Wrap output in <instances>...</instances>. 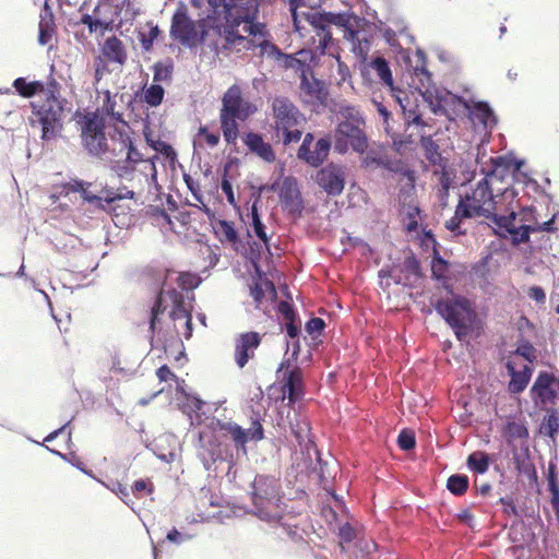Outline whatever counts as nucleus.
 I'll use <instances>...</instances> for the list:
<instances>
[{
    "instance_id": "obj_1",
    "label": "nucleus",
    "mask_w": 559,
    "mask_h": 559,
    "mask_svg": "<svg viewBox=\"0 0 559 559\" xmlns=\"http://www.w3.org/2000/svg\"><path fill=\"white\" fill-rule=\"evenodd\" d=\"M519 190L515 187H506L501 193V200H510V207L508 214H496L491 212L490 207H485L481 204L472 201L469 194L464 198L461 197L455 211L457 216L465 218L486 217L491 218L492 222L502 230L501 236H510L512 245H520L524 242V205L521 199L518 198Z\"/></svg>"
},
{
    "instance_id": "obj_2",
    "label": "nucleus",
    "mask_w": 559,
    "mask_h": 559,
    "mask_svg": "<svg viewBox=\"0 0 559 559\" xmlns=\"http://www.w3.org/2000/svg\"><path fill=\"white\" fill-rule=\"evenodd\" d=\"M261 0H221V37L226 45H240L247 37L240 35L238 27L245 23L243 31L252 37L262 39L270 36L266 25L258 22Z\"/></svg>"
},
{
    "instance_id": "obj_3",
    "label": "nucleus",
    "mask_w": 559,
    "mask_h": 559,
    "mask_svg": "<svg viewBox=\"0 0 559 559\" xmlns=\"http://www.w3.org/2000/svg\"><path fill=\"white\" fill-rule=\"evenodd\" d=\"M209 13L194 21L190 17L188 7L180 1L173 14L169 35L182 46L194 48L203 45L206 37L213 35L221 37V0H206Z\"/></svg>"
},
{
    "instance_id": "obj_4",
    "label": "nucleus",
    "mask_w": 559,
    "mask_h": 559,
    "mask_svg": "<svg viewBox=\"0 0 559 559\" xmlns=\"http://www.w3.org/2000/svg\"><path fill=\"white\" fill-rule=\"evenodd\" d=\"M302 15L319 37L318 48L321 52H324L332 43L331 27L335 26L343 32L344 38L352 43L353 50L357 55L365 56L368 53L370 41L361 37V32L354 26V23L358 24L361 19L349 10L344 12L320 10L306 12Z\"/></svg>"
},
{
    "instance_id": "obj_5",
    "label": "nucleus",
    "mask_w": 559,
    "mask_h": 559,
    "mask_svg": "<svg viewBox=\"0 0 559 559\" xmlns=\"http://www.w3.org/2000/svg\"><path fill=\"white\" fill-rule=\"evenodd\" d=\"M490 160L491 166L487 170L483 169L485 177L477 183L476 188L469 194V198L472 201L485 207H490L491 212L496 210L497 206H504L506 214H508L510 200L503 202L501 194L493 195L491 185L493 180L503 181L508 177L519 185L522 183L520 177L524 176V174L521 173L524 160L516 159L512 155L497 156L490 158Z\"/></svg>"
},
{
    "instance_id": "obj_6",
    "label": "nucleus",
    "mask_w": 559,
    "mask_h": 559,
    "mask_svg": "<svg viewBox=\"0 0 559 559\" xmlns=\"http://www.w3.org/2000/svg\"><path fill=\"white\" fill-rule=\"evenodd\" d=\"M175 275L174 272L166 274V281L163 283L160 290L156 297L154 306L151 309L150 317V332H151V344L154 346V336L162 334V329L158 328L159 317L170 307L169 317L174 322V328L178 332V324L182 322L185 326L183 336L189 340L192 336V317L190 310L187 307L185 296L178 289L170 287L167 281Z\"/></svg>"
},
{
    "instance_id": "obj_7",
    "label": "nucleus",
    "mask_w": 559,
    "mask_h": 559,
    "mask_svg": "<svg viewBox=\"0 0 559 559\" xmlns=\"http://www.w3.org/2000/svg\"><path fill=\"white\" fill-rule=\"evenodd\" d=\"M251 513L261 521L289 526L284 523L286 503L283 501L282 486L277 478L269 475H257L251 484Z\"/></svg>"
},
{
    "instance_id": "obj_8",
    "label": "nucleus",
    "mask_w": 559,
    "mask_h": 559,
    "mask_svg": "<svg viewBox=\"0 0 559 559\" xmlns=\"http://www.w3.org/2000/svg\"><path fill=\"white\" fill-rule=\"evenodd\" d=\"M130 126L114 127L110 143L107 145L106 159L110 170L122 180H131L136 166L143 162V154L138 150Z\"/></svg>"
},
{
    "instance_id": "obj_9",
    "label": "nucleus",
    "mask_w": 559,
    "mask_h": 559,
    "mask_svg": "<svg viewBox=\"0 0 559 559\" xmlns=\"http://www.w3.org/2000/svg\"><path fill=\"white\" fill-rule=\"evenodd\" d=\"M436 312L452 328L459 341H465L473 331L476 312L469 300L456 296L452 300L437 299L432 302Z\"/></svg>"
},
{
    "instance_id": "obj_10",
    "label": "nucleus",
    "mask_w": 559,
    "mask_h": 559,
    "mask_svg": "<svg viewBox=\"0 0 559 559\" xmlns=\"http://www.w3.org/2000/svg\"><path fill=\"white\" fill-rule=\"evenodd\" d=\"M31 106L35 117L32 124L40 126L41 140L50 141L59 136L63 128V100L49 91L45 93V99L33 102Z\"/></svg>"
},
{
    "instance_id": "obj_11",
    "label": "nucleus",
    "mask_w": 559,
    "mask_h": 559,
    "mask_svg": "<svg viewBox=\"0 0 559 559\" xmlns=\"http://www.w3.org/2000/svg\"><path fill=\"white\" fill-rule=\"evenodd\" d=\"M365 124L360 114L350 108L346 120L340 122L335 129L334 148L340 154H345L349 148L362 154L368 148V139L361 126Z\"/></svg>"
},
{
    "instance_id": "obj_12",
    "label": "nucleus",
    "mask_w": 559,
    "mask_h": 559,
    "mask_svg": "<svg viewBox=\"0 0 559 559\" xmlns=\"http://www.w3.org/2000/svg\"><path fill=\"white\" fill-rule=\"evenodd\" d=\"M515 414L506 416L502 437L507 442V467L521 474L524 468V415L520 408Z\"/></svg>"
},
{
    "instance_id": "obj_13",
    "label": "nucleus",
    "mask_w": 559,
    "mask_h": 559,
    "mask_svg": "<svg viewBox=\"0 0 559 559\" xmlns=\"http://www.w3.org/2000/svg\"><path fill=\"white\" fill-rule=\"evenodd\" d=\"M83 145L95 157L103 158L106 154L108 140L105 134V119L97 114L84 117L82 127Z\"/></svg>"
},
{
    "instance_id": "obj_14",
    "label": "nucleus",
    "mask_w": 559,
    "mask_h": 559,
    "mask_svg": "<svg viewBox=\"0 0 559 559\" xmlns=\"http://www.w3.org/2000/svg\"><path fill=\"white\" fill-rule=\"evenodd\" d=\"M558 386L559 381L555 373L540 371L530 390L535 407L548 409L554 406L558 399Z\"/></svg>"
},
{
    "instance_id": "obj_15",
    "label": "nucleus",
    "mask_w": 559,
    "mask_h": 559,
    "mask_svg": "<svg viewBox=\"0 0 559 559\" xmlns=\"http://www.w3.org/2000/svg\"><path fill=\"white\" fill-rule=\"evenodd\" d=\"M278 198L282 211L293 221L301 218L305 202L298 186V180L294 176L284 177L278 190Z\"/></svg>"
},
{
    "instance_id": "obj_16",
    "label": "nucleus",
    "mask_w": 559,
    "mask_h": 559,
    "mask_svg": "<svg viewBox=\"0 0 559 559\" xmlns=\"http://www.w3.org/2000/svg\"><path fill=\"white\" fill-rule=\"evenodd\" d=\"M251 419V427L248 429L233 421L218 423L221 429L225 430L230 436L237 451L241 452L243 455H247V442H258L264 439V429L261 424L260 415L255 414Z\"/></svg>"
},
{
    "instance_id": "obj_17",
    "label": "nucleus",
    "mask_w": 559,
    "mask_h": 559,
    "mask_svg": "<svg viewBox=\"0 0 559 559\" xmlns=\"http://www.w3.org/2000/svg\"><path fill=\"white\" fill-rule=\"evenodd\" d=\"M424 97L435 115H443L450 120H454L460 111L469 108V103L465 98L449 91L437 92L435 96L427 91Z\"/></svg>"
},
{
    "instance_id": "obj_18",
    "label": "nucleus",
    "mask_w": 559,
    "mask_h": 559,
    "mask_svg": "<svg viewBox=\"0 0 559 559\" xmlns=\"http://www.w3.org/2000/svg\"><path fill=\"white\" fill-rule=\"evenodd\" d=\"M255 107L243 100L241 88L234 84L223 95L221 115L238 117V120H247L254 111Z\"/></svg>"
},
{
    "instance_id": "obj_19",
    "label": "nucleus",
    "mask_w": 559,
    "mask_h": 559,
    "mask_svg": "<svg viewBox=\"0 0 559 559\" xmlns=\"http://www.w3.org/2000/svg\"><path fill=\"white\" fill-rule=\"evenodd\" d=\"M316 182L329 195H341L345 187V168L330 163L316 175Z\"/></svg>"
},
{
    "instance_id": "obj_20",
    "label": "nucleus",
    "mask_w": 559,
    "mask_h": 559,
    "mask_svg": "<svg viewBox=\"0 0 559 559\" xmlns=\"http://www.w3.org/2000/svg\"><path fill=\"white\" fill-rule=\"evenodd\" d=\"M198 456L206 471H210L215 462L223 460L222 443L213 431L199 432Z\"/></svg>"
},
{
    "instance_id": "obj_21",
    "label": "nucleus",
    "mask_w": 559,
    "mask_h": 559,
    "mask_svg": "<svg viewBox=\"0 0 559 559\" xmlns=\"http://www.w3.org/2000/svg\"><path fill=\"white\" fill-rule=\"evenodd\" d=\"M272 110L277 131H280V129L294 128L299 124L300 111L287 97H275L272 103Z\"/></svg>"
},
{
    "instance_id": "obj_22",
    "label": "nucleus",
    "mask_w": 559,
    "mask_h": 559,
    "mask_svg": "<svg viewBox=\"0 0 559 559\" xmlns=\"http://www.w3.org/2000/svg\"><path fill=\"white\" fill-rule=\"evenodd\" d=\"M261 341V335L254 331L240 333L235 338L234 356L239 368H243L254 356V352L260 346Z\"/></svg>"
},
{
    "instance_id": "obj_23",
    "label": "nucleus",
    "mask_w": 559,
    "mask_h": 559,
    "mask_svg": "<svg viewBox=\"0 0 559 559\" xmlns=\"http://www.w3.org/2000/svg\"><path fill=\"white\" fill-rule=\"evenodd\" d=\"M469 114V119L476 126H481L483 130L489 131L497 124V117L487 102H475L465 109Z\"/></svg>"
},
{
    "instance_id": "obj_24",
    "label": "nucleus",
    "mask_w": 559,
    "mask_h": 559,
    "mask_svg": "<svg viewBox=\"0 0 559 559\" xmlns=\"http://www.w3.org/2000/svg\"><path fill=\"white\" fill-rule=\"evenodd\" d=\"M283 392L287 394L289 403H295L304 395V380L299 367L283 373Z\"/></svg>"
},
{
    "instance_id": "obj_25",
    "label": "nucleus",
    "mask_w": 559,
    "mask_h": 559,
    "mask_svg": "<svg viewBox=\"0 0 559 559\" xmlns=\"http://www.w3.org/2000/svg\"><path fill=\"white\" fill-rule=\"evenodd\" d=\"M243 143L250 152L267 163H273L276 158L272 145L265 142L261 134L248 132L243 136Z\"/></svg>"
},
{
    "instance_id": "obj_26",
    "label": "nucleus",
    "mask_w": 559,
    "mask_h": 559,
    "mask_svg": "<svg viewBox=\"0 0 559 559\" xmlns=\"http://www.w3.org/2000/svg\"><path fill=\"white\" fill-rule=\"evenodd\" d=\"M532 221L531 224H526V242L530 240V234L535 231H548L555 233L557 227L555 226V215L550 218L542 221L539 219L537 205H526V222Z\"/></svg>"
},
{
    "instance_id": "obj_27",
    "label": "nucleus",
    "mask_w": 559,
    "mask_h": 559,
    "mask_svg": "<svg viewBox=\"0 0 559 559\" xmlns=\"http://www.w3.org/2000/svg\"><path fill=\"white\" fill-rule=\"evenodd\" d=\"M300 90L305 95L320 103L325 102L328 97V91L324 86V82L314 78L312 73L310 78L307 75L306 72L301 73Z\"/></svg>"
},
{
    "instance_id": "obj_28",
    "label": "nucleus",
    "mask_w": 559,
    "mask_h": 559,
    "mask_svg": "<svg viewBox=\"0 0 559 559\" xmlns=\"http://www.w3.org/2000/svg\"><path fill=\"white\" fill-rule=\"evenodd\" d=\"M331 146L332 142L330 138H320L314 143L313 150L308 151V154L304 156L300 160L305 162L306 164L313 168H318L328 159Z\"/></svg>"
},
{
    "instance_id": "obj_29",
    "label": "nucleus",
    "mask_w": 559,
    "mask_h": 559,
    "mask_svg": "<svg viewBox=\"0 0 559 559\" xmlns=\"http://www.w3.org/2000/svg\"><path fill=\"white\" fill-rule=\"evenodd\" d=\"M102 53L109 62L122 66L127 61V52L123 43L115 35L106 38L102 46Z\"/></svg>"
},
{
    "instance_id": "obj_30",
    "label": "nucleus",
    "mask_w": 559,
    "mask_h": 559,
    "mask_svg": "<svg viewBox=\"0 0 559 559\" xmlns=\"http://www.w3.org/2000/svg\"><path fill=\"white\" fill-rule=\"evenodd\" d=\"M265 189V186H261L257 193L252 195L253 202L250 207V218H251V227L253 229L254 235L266 246L269 247V237L265 231V225L261 219V215L259 213L258 204L261 200V191Z\"/></svg>"
},
{
    "instance_id": "obj_31",
    "label": "nucleus",
    "mask_w": 559,
    "mask_h": 559,
    "mask_svg": "<svg viewBox=\"0 0 559 559\" xmlns=\"http://www.w3.org/2000/svg\"><path fill=\"white\" fill-rule=\"evenodd\" d=\"M509 538L513 543L508 551L511 552L515 559H521L524 552V521H513L509 528Z\"/></svg>"
},
{
    "instance_id": "obj_32",
    "label": "nucleus",
    "mask_w": 559,
    "mask_h": 559,
    "mask_svg": "<svg viewBox=\"0 0 559 559\" xmlns=\"http://www.w3.org/2000/svg\"><path fill=\"white\" fill-rule=\"evenodd\" d=\"M547 414L543 417L539 425V433L556 440L559 433V412L556 408L546 409Z\"/></svg>"
},
{
    "instance_id": "obj_33",
    "label": "nucleus",
    "mask_w": 559,
    "mask_h": 559,
    "mask_svg": "<svg viewBox=\"0 0 559 559\" xmlns=\"http://www.w3.org/2000/svg\"><path fill=\"white\" fill-rule=\"evenodd\" d=\"M420 146L424 150L426 159L435 166H443L447 163L445 158L442 157L439 145L431 136H421Z\"/></svg>"
},
{
    "instance_id": "obj_34",
    "label": "nucleus",
    "mask_w": 559,
    "mask_h": 559,
    "mask_svg": "<svg viewBox=\"0 0 559 559\" xmlns=\"http://www.w3.org/2000/svg\"><path fill=\"white\" fill-rule=\"evenodd\" d=\"M504 367L511 378L508 385L510 393L516 394L524 391V368L518 370L510 359L504 362Z\"/></svg>"
},
{
    "instance_id": "obj_35",
    "label": "nucleus",
    "mask_w": 559,
    "mask_h": 559,
    "mask_svg": "<svg viewBox=\"0 0 559 559\" xmlns=\"http://www.w3.org/2000/svg\"><path fill=\"white\" fill-rule=\"evenodd\" d=\"M221 120V128L223 131V135L225 141L228 144L236 143V140L239 135V128H238V117H231L228 115H219Z\"/></svg>"
},
{
    "instance_id": "obj_36",
    "label": "nucleus",
    "mask_w": 559,
    "mask_h": 559,
    "mask_svg": "<svg viewBox=\"0 0 559 559\" xmlns=\"http://www.w3.org/2000/svg\"><path fill=\"white\" fill-rule=\"evenodd\" d=\"M116 97H117V94L112 96L109 91H106L105 99H104L103 106L100 108V112H102V115L109 116L117 122H120L122 124V127L129 126L128 122L123 119L122 112L116 111V109H115L116 105H117Z\"/></svg>"
},
{
    "instance_id": "obj_37",
    "label": "nucleus",
    "mask_w": 559,
    "mask_h": 559,
    "mask_svg": "<svg viewBox=\"0 0 559 559\" xmlns=\"http://www.w3.org/2000/svg\"><path fill=\"white\" fill-rule=\"evenodd\" d=\"M257 47L260 49V55L262 57H267L271 59H289L290 61H297L293 56L284 53L276 45L271 43V40L266 37L257 44Z\"/></svg>"
},
{
    "instance_id": "obj_38",
    "label": "nucleus",
    "mask_w": 559,
    "mask_h": 559,
    "mask_svg": "<svg viewBox=\"0 0 559 559\" xmlns=\"http://www.w3.org/2000/svg\"><path fill=\"white\" fill-rule=\"evenodd\" d=\"M467 467L477 474H484L489 468V455L485 452L476 451L468 455Z\"/></svg>"
},
{
    "instance_id": "obj_39",
    "label": "nucleus",
    "mask_w": 559,
    "mask_h": 559,
    "mask_svg": "<svg viewBox=\"0 0 559 559\" xmlns=\"http://www.w3.org/2000/svg\"><path fill=\"white\" fill-rule=\"evenodd\" d=\"M13 87L23 97H33L43 88V84L38 81L27 82L25 78H17L13 82Z\"/></svg>"
},
{
    "instance_id": "obj_40",
    "label": "nucleus",
    "mask_w": 559,
    "mask_h": 559,
    "mask_svg": "<svg viewBox=\"0 0 559 559\" xmlns=\"http://www.w3.org/2000/svg\"><path fill=\"white\" fill-rule=\"evenodd\" d=\"M449 270V262L443 259L437 248L433 250V257L431 260V276L433 280L443 281L447 278V272Z\"/></svg>"
},
{
    "instance_id": "obj_41",
    "label": "nucleus",
    "mask_w": 559,
    "mask_h": 559,
    "mask_svg": "<svg viewBox=\"0 0 559 559\" xmlns=\"http://www.w3.org/2000/svg\"><path fill=\"white\" fill-rule=\"evenodd\" d=\"M371 68L377 72L380 80L389 85H393L392 72L389 62L383 57H377L371 61Z\"/></svg>"
},
{
    "instance_id": "obj_42",
    "label": "nucleus",
    "mask_w": 559,
    "mask_h": 559,
    "mask_svg": "<svg viewBox=\"0 0 559 559\" xmlns=\"http://www.w3.org/2000/svg\"><path fill=\"white\" fill-rule=\"evenodd\" d=\"M174 63L171 59L166 61H158L153 66V80L154 82H166L171 80Z\"/></svg>"
},
{
    "instance_id": "obj_43",
    "label": "nucleus",
    "mask_w": 559,
    "mask_h": 559,
    "mask_svg": "<svg viewBox=\"0 0 559 559\" xmlns=\"http://www.w3.org/2000/svg\"><path fill=\"white\" fill-rule=\"evenodd\" d=\"M80 23L87 26L90 34L100 31L102 34L110 29V22L103 21L92 14L84 13L81 16Z\"/></svg>"
},
{
    "instance_id": "obj_44",
    "label": "nucleus",
    "mask_w": 559,
    "mask_h": 559,
    "mask_svg": "<svg viewBox=\"0 0 559 559\" xmlns=\"http://www.w3.org/2000/svg\"><path fill=\"white\" fill-rule=\"evenodd\" d=\"M447 488L451 493L462 496L468 488V477L464 474H453L448 478Z\"/></svg>"
},
{
    "instance_id": "obj_45",
    "label": "nucleus",
    "mask_w": 559,
    "mask_h": 559,
    "mask_svg": "<svg viewBox=\"0 0 559 559\" xmlns=\"http://www.w3.org/2000/svg\"><path fill=\"white\" fill-rule=\"evenodd\" d=\"M147 144L156 152L169 160L176 159V152L170 144L162 140H153L147 132H144Z\"/></svg>"
},
{
    "instance_id": "obj_46",
    "label": "nucleus",
    "mask_w": 559,
    "mask_h": 559,
    "mask_svg": "<svg viewBox=\"0 0 559 559\" xmlns=\"http://www.w3.org/2000/svg\"><path fill=\"white\" fill-rule=\"evenodd\" d=\"M402 272L407 274L405 276L406 281H411V276H413L415 280L421 278L423 276L420 262L414 254L405 258L402 264Z\"/></svg>"
},
{
    "instance_id": "obj_47",
    "label": "nucleus",
    "mask_w": 559,
    "mask_h": 559,
    "mask_svg": "<svg viewBox=\"0 0 559 559\" xmlns=\"http://www.w3.org/2000/svg\"><path fill=\"white\" fill-rule=\"evenodd\" d=\"M165 95V90L159 84H152L144 91V102L151 107H156L162 104Z\"/></svg>"
},
{
    "instance_id": "obj_48",
    "label": "nucleus",
    "mask_w": 559,
    "mask_h": 559,
    "mask_svg": "<svg viewBox=\"0 0 559 559\" xmlns=\"http://www.w3.org/2000/svg\"><path fill=\"white\" fill-rule=\"evenodd\" d=\"M290 432L295 436L297 442L301 444L308 437L310 430L309 424L306 419L295 418L289 421Z\"/></svg>"
},
{
    "instance_id": "obj_49",
    "label": "nucleus",
    "mask_w": 559,
    "mask_h": 559,
    "mask_svg": "<svg viewBox=\"0 0 559 559\" xmlns=\"http://www.w3.org/2000/svg\"><path fill=\"white\" fill-rule=\"evenodd\" d=\"M103 199L108 207L116 201L124 200V199H133L134 192L132 190H126V193H118L114 188L106 186L103 190Z\"/></svg>"
},
{
    "instance_id": "obj_50",
    "label": "nucleus",
    "mask_w": 559,
    "mask_h": 559,
    "mask_svg": "<svg viewBox=\"0 0 559 559\" xmlns=\"http://www.w3.org/2000/svg\"><path fill=\"white\" fill-rule=\"evenodd\" d=\"M217 233H221L226 241L230 243H236L239 240L238 231L236 230L233 222L219 219L217 223Z\"/></svg>"
},
{
    "instance_id": "obj_51",
    "label": "nucleus",
    "mask_w": 559,
    "mask_h": 559,
    "mask_svg": "<svg viewBox=\"0 0 559 559\" xmlns=\"http://www.w3.org/2000/svg\"><path fill=\"white\" fill-rule=\"evenodd\" d=\"M202 280L201 275L190 273L179 274L176 276V281L178 282V286L181 288V293L182 290L197 288L201 284Z\"/></svg>"
},
{
    "instance_id": "obj_52",
    "label": "nucleus",
    "mask_w": 559,
    "mask_h": 559,
    "mask_svg": "<svg viewBox=\"0 0 559 559\" xmlns=\"http://www.w3.org/2000/svg\"><path fill=\"white\" fill-rule=\"evenodd\" d=\"M230 164H231V162H227L224 165L221 189H222L223 193L226 195L227 202L230 205H236V199H235V194H234V190H233V185H231L230 180L228 179V171L230 168Z\"/></svg>"
},
{
    "instance_id": "obj_53",
    "label": "nucleus",
    "mask_w": 559,
    "mask_h": 559,
    "mask_svg": "<svg viewBox=\"0 0 559 559\" xmlns=\"http://www.w3.org/2000/svg\"><path fill=\"white\" fill-rule=\"evenodd\" d=\"M51 453L58 455L59 457H61L63 461L68 462L69 464H71L72 466H74L75 468H78L79 471H81L82 473L88 475V476H92V471L90 469H86L85 466H84V463L81 461V459L73 452H70V453H61L57 450H53V449H49L47 448Z\"/></svg>"
},
{
    "instance_id": "obj_54",
    "label": "nucleus",
    "mask_w": 559,
    "mask_h": 559,
    "mask_svg": "<svg viewBox=\"0 0 559 559\" xmlns=\"http://www.w3.org/2000/svg\"><path fill=\"white\" fill-rule=\"evenodd\" d=\"M441 168L440 173L436 171L439 175V183L441 186L440 190V199L445 201L449 197V190L452 185V179L450 174L447 170V163L443 166H439Z\"/></svg>"
},
{
    "instance_id": "obj_55",
    "label": "nucleus",
    "mask_w": 559,
    "mask_h": 559,
    "mask_svg": "<svg viewBox=\"0 0 559 559\" xmlns=\"http://www.w3.org/2000/svg\"><path fill=\"white\" fill-rule=\"evenodd\" d=\"M397 33L401 35V36H405L411 43L414 40V37L407 33L406 31V27L403 26L401 28H399L397 31H394L392 28H385L383 31V37L385 39V41L391 46V47H396L397 46V39H396V35Z\"/></svg>"
},
{
    "instance_id": "obj_56",
    "label": "nucleus",
    "mask_w": 559,
    "mask_h": 559,
    "mask_svg": "<svg viewBox=\"0 0 559 559\" xmlns=\"http://www.w3.org/2000/svg\"><path fill=\"white\" fill-rule=\"evenodd\" d=\"M397 445L404 451H411L416 445L415 435L407 429H403L397 437Z\"/></svg>"
},
{
    "instance_id": "obj_57",
    "label": "nucleus",
    "mask_w": 559,
    "mask_h": 559,
    "mask_svg": "<svg viewBox=\"0 0 559 559\" xmlns=\"http://www.w3.org/2000/svg\"><path fill=\"white\" fill-rule=\"evenodd\" d=\"M324 328L325 322L323 319L319 317H313L309 319L305 325L306 332L311 336L320 335L323 332Z\"/></svg>"
},
{
    "instance_id": "obj_58",
    "label": "nucleus",
    "mask_w": 559,
    "mask_h": 559,
    "mask_svg": "<svg viewBox=\"0 0 559 559\" xmlns=\"http://www.w3.org/2000/svg\"><path fill=\"white\" fill-rule=\"evenodd\" d=\"M277 310L284 317L286 322L298 319L295 307L289 301H286V300L280 301L277 305Z\"/></svg>"
},
{
    "instance_id": "obj_59",
    "label": "nucleus",
    "mask_w": 559,
    "mask_h": 559,
    "mask_svg": "<svg viewBox=\"0 0 559 559\" xmlns=\"http://www.w3.org/2000/svg\"><path fill=\"white\" fill-rule=\"evenodd\" d=\"M420 210L418 206H408V211L406 213L407 222L405 225V228L407 231L412 233L417 230L418 228V222H417V215H419Z\"/></svg>"
},
{
    "instance_id": "obj_60",
    "label": "nucleus",
    "mask_w": 559,
    "mask_h": 559,
    "mask_svg": "<svg viewBox=\"0 0 559 559\" xmlns=\"http://www.w3.org/2000/svg\"><path fill=\"white\" fill-rule=\"evenodd\" d=\"M528 296L533 299L539 308L545 310L546 293L540 286H532L528 288Z\"/></svg>"
},
{
    "instance_id": "obj_61",
    "label": "nucleus",
    "mask_w": 559,
    "mask_h": 559,
    "mask_svg": "<svg viewBox=\"0 0 559 559\" xmlns=\"http://www.w3.org/2000/svg\"><path fill=\"white\" fill-rule=\"evenodd\" d=\"M338 537L342 543H352L356 538V531L349 523H345L338 528Z\"/></svg>"
},
{
    "instance_id": "obj_62",
    "label": "nucleus",
    "mask_w": 559,
    "mask_h": 559,
    "mask_svg": "<svg viewBox=\"0 0 559 559\" xmlns=\"http://www.w3.org/2000/svg\"><path fill=\"white\" fill-rule=\"evenodd\" d=\"M462 217L457 216L456 211L454 212V215L445 222V228L452 231L455 236H462L465 235V230L461 228V222Z\"/></svg>"
},
{
    "instance_id": "obj_63",
    "label": "nucleus",
    "mask_w": 559,
    "mask_h": 559,
    "mask_svg": "<svg viewBox=\"0 0 559 559\" xmlns=\"http://www.w3.org/2000/svg\"><path fill=\"white\" fill-rule=\"evenodd\" d=\"M283 131V144L288 145L290 143L298 142L301 136L302 132L298 129L292 130V128L287 129H281Z\"/></svg>"
},
{
    "instance_id": "obj_64",
    "label": "nucleus",
    "mask_w": 559,
    "mask_h": 559,
    "mask_svg": "<svg viewBox=\"0 0 559 559\" xmlns=\"http://www.w3.org/2000/svg\"><path fill=\"white\" fill-rule=\"evenodd\" d=\"M287 336L289 340L299 338L300 336V321L298 319L287 321L284 325Z\"/></svg>"
}]
</instances>
